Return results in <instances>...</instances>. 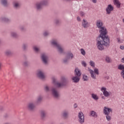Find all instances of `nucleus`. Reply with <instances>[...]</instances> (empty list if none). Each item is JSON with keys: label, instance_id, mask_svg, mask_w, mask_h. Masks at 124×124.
I'll return each mask as SVG.
<instances>
[{"label": "nucleus", "instance_id": "f257e3e1", "mask_svg": "<svg viewBox=\"0 0 124 124\" xmlns=\"http://www.w3.org/2000/svg\"><path fill=\"white\" fill-rule=\"evenodd\" d=\"M96 26L98 29H100V35L99 38L97 39V46L100 51L104 50V46L109 47L110 45V39L108 36H106L107 34V29L105 27H103V22L102 20L99 19L96 21Z\"/></svg>", "mask_w": 124, "mask_h": 124}, {"label": "nucleus", "instance_id": "f03ea898", "mask_svg": "<svg viewBox=\"0 0 124 124\" xmlns=\"http://www.w3.org/2000/svg\"><path fill=\"white\" fill-rule=\"evenodd\" d=\"M48 3L47 0H44L41 2L36 3L35 7L37 10H40L41 9H42V6H43V5H48Z\"/></svg>", "mask_w": 124, "mask_h": 124}, {"label": "nucleus", "instance_id": "7ed1b4c3", "mask_svg": "<svg viewBox=\"0 0 124 124\" xmlns=\"http://www.w3.org/2000/svg\"><path fill=\"white\" fill-rule=\"evenodd\" d=\"M51 44L55 47H56V48L58 49V52H60L61 53H63V50L62 48V46H61V45L57 43V42H56L55 40H52L51 42Z\"/></svg>", "mask_w": 124, "mask_h": 124}, {"label": "nucleus", "instance_id": "20e7f679", "mask_svg": "<svg viewBox=\"0 0 124 124\" xmlns=\"http://www.w3.org/2000/svg\"><path fill=\"white\" fill-rule=\"evenodd\" d=\"M78 122L79 124H83L85 123V116L84 113L81 111L79 112L78 114Z\"/></svg>", "mask_w": 124, "mask_h": 124}, {"label": "nucleus", "instance_id": "39448f33", "mask_svg": "<svg viewBox=\"0 0 124 124\" xmlns=\"http://www.w3.org/2000/svg\"><path fill=\"white\" fill-rule=\"evenodd\" d=\"M52 81L54 86H56V87H57V88H61V87H63V86H64V83H63V82H57L56 81V78H52Z\"/></svg>", "mask_w": 124, "mask_h": 124}, {"label": "nucleus", "instance_id": "423d86ee", "mask_svg": "<svg viewBox=\"0 0 124 124\" xmlns=\"http://www.w3.org/2000/svg\"><path fill=\"white\" fill-rule=\"evenodd\" d=\"M113 10H114V7L112 5L109 4L106 9V14L108 15H109V14H111V12L113 11Z\"/></svg>", "mask_w": 124, "mask_h": 124}, {"label": "nucleus", "instance_id": "0eeeda50", "mask_svg": "<svg viewBox=\"0 0 124 124\" xmlns=\"http://www.w3.org/2000/svg\"><path fill=\"white\" fill-rule=\"evenodd\" d=\"M107 90V89H106V88L104 87H102L101 88V92H102L104 96H105L106 97H108L110 96V93L108 92V91H106Z\"/></svg>", "mask_w": 124, "mask_h": 124}, {"label": "nucleus", "instance_id": "6e6552de", "mask_svg": "<svg viewBox=\"0 0 124 124\" xmlns=\"http://www.w3.org/2000/svg\"><path fill=\"white\" fill-rule=\"evenodd\" d=\"M70 57L72 59H73V54L71 53V52L67 53L66 58L63 60L64 63H67V62H68V60L70 59Z\"/></svg>", "mask_w": 124, "mask_h": 124}, {"label": "nucleus", "instance_id": "1a4fd4ad", "mask_svg": "<svg viewBox=\"0 0 124 124\" xmlns=\"http://www.w3.org/2000/svg\"><path fill=\"white\" fill-rule=\"evenodd\" d=\"M112 111H113L112 108L105 107L104 108L103 113L105 114V115H109L110 113H112Z\"/></svg>", "mask_w": 124, "mask_h": 124}, {"label": "nucleus", "instance_id": "9d476101", "mask_svg": "<svg viewBox=\"0 0 124 124\" xmlns=\"http://www.w3.org/2000/svg\"><path fill=\"white\" fill-rule=\"evenodd\" d=\"M51 91L54 97H55L56 98L59 97V92H58V91H57L56 89L52 87Z\"/></svg>", "mask_w": 124, "mask_h": 124}, {"label": "nucleus", "instance_id": "9b49d317", "mask_svg": "<svg viewBox=\"0 0 124 124\" xmlns=\"http://www.w3.org/2000/svg\"><path fill=\"white\" fill-rule=\"evenodd\" d=\"M42 60L43 61L44 63L45 64H47V60H48V56H47L45 54L43 53L41 56Z\"/></svg>", "mask_w": 124, "mask_h": 124}, {"label": "nucleus", "instance_id": "f8f14e48", "mask_svg": "<svg viewBox=\"0 0 124 124\" xmlns=\"http://www.w3.org/2000/svg\"><path fill=\"white\" fill-rule=\"evenodd\" d=\"M75 74L76 76L80 77L82 75V73H81V71H80L78 68H76L75 70Z\"/></svg>", "mask_w": 124, "mask_h": 124}, {"label": "nucleus", "instance_id": "ddd939ff", "mask_svg": "<svg viewBox=\"0 0 124 124\" xmlns=\"http://www.w3.org/2000/svg\"><path fill=\"white\" fill-rule=\"evenodd\" d=\"M37 76L39 78H40V79H44V78H45V76H44V74H43V73L41 71H39L38 72Z\"/></svg>", "mask_w": 124, "mask_h": 124}, {"label": "nucleus", "instance_id": "4468645a", "mask_svg": "<svg viewBox=\"0 0 124 124\" xmlns=\"http://www.w3.org/2000/svg\"><path fill=\"white\" fill-rule=\"evenodd\" d=\"M28 107L29 110L32 111V110H33V109H34V107H35V106H34V104H33V103H30L29 104Z\"/></svg>", "mask_w": 124, "mask_h": 124}, {"label": "nucleus", "instance_id": "2eb2a0df", "mask_svg": "<svg viewBox=\"0 0 124 124\" xmlns=\"http://www.w3.org/2000/svg\"><path fill=\"white\" fill-rule=\"evenodd\" d=\"M114 4L116 6L117 8H121V3L120 2L119 0H114Z\"/></svg>", "mask_w": 124, "mask_h": 124}, {"label": "nucleus", "instance_id": "dca6fc26", "mask_svg": "<svg viewBox=\"0 0 124 124\" xmlns=\"http://www.w3.org/2000/svg\"><path fill=\"white\" fill-rule=\"evenodd\" d=\"M82 26L83 28H88L89 27V23L86 20L83 19L82 22Z\"/></svg>", "mask_w": 124, "mask_h": 124}, {"label": "nucleus", "instance_id": "f3484780", "mask_svg": "<svg viewBox=\"0 0 124 124\" xmlns=\"http://www.w3.org/2000/svg\"><path fill=\"white\" fill-rule=\"evenodd\" d=\"M89 71L90 72V73L91 74V77L93 79H96V75L95 74H94V73L93 72V70L92 69H89Z\"/></svg>", "mask_w": 124, "mask_h": 124}, {"label": "nucleus", "instance_id": "a211bd4d", "mask_svg": "<svg viewBox=\"0 0 124 124\" xmlns=\"http://www.w3.org/2000/svg\"><path fill=\"white\" fill-rule=\"evenodd\" d=\"M72 80H73L74 83H78L80 81V78H79V77L76 76L72 78Z\"/></svg>", "mask_w": 124, "mask_h": 124}, {"label": "nucleus", "instance_id": "6ab92c4d", "mask_svg": "<svg viewBox=\"0 0 124 124\" xmlns=\"http://www.w3.org/2000/svg\"><path fill=\"white\" fill-rule=\"evenodd\" d=\"M90 116L93 117V118H97V113L96 112L92 110L90 112Z\"/></svg>", "mask_w": 124, "mask_h": 124}, {"label": "nucleus", "instance_id": "aec40b11", "mask_svg": "<svg viewBox=\"0 0 124 124\" xmlns=\"http://www.w3.org/2000/svg\"><path fill=\"white\" fill-rule=\"evenodd\" d=\"M118 69H119V70H121V72H123V71H124V65L120 64L118 66Z\"/></svg>", "mask_w": 124, "mask_h": 124}, {"label": "nucleus", "instance_id": "412c9836", "mask_svg": "<svg viewBox=\"0 0 124 124\" xmlns=\"http://www.w3.org/2000/svg\"><path fill=\"white\" fill-rule=\"evenodd\" d=\"M91 95H92V98H93L94 100H98L99 98L98 97V96H97V94L94 93H92Z\"/></svg>", "mask_w": 124, "mask_h": 124}, {"label": "nucleus", "instance_id": "4be33fe9", "mask_svg": "<svg viewBox=\"0 0 124 124\" xmlns=\"http://www.w3.org/2000/svg\"><path fill=\"white\" fill-rule=\"evenodd\" d=\"M105 61L108 63H110L111 62V58L108 56H107L105 58Z\"/></svg>", "mask_w": 124, "mask_h": 124}, {"label": "nucleus", "instance_id": "5701e85b", "mask_svg": "<svg viewBox=\"0 0 124 124\" xmlns=\"http://www.w3.org/2000/svg\"><path fill=\"white\" fill-rule=\"evenodd\" d=\"M89 63H90V65H91L92 67H94V66H95V63L93 61H90V62H89Z\"/></svg>", "mask_w": 124, "mask_h": 124}, {"label": "nucleus", "instance_id": "b1692460", "mask_svg": "<svg viewBox=\"0 0 124 124\" xmlns=\"http://www.w3.org/2000/svg\"><path fill=\"white\" fill-rule=\"evenodd\" d=\"M14 7H15V8H19V7H20V4L17 2L14 3Z\"/></svg>", "mask_w": 124, "mask_h": 124}, {"label": "nucleus", "instance_id": "393cba45", "mask_svg": "<svg viewBox=\"0 0 124 124\" xmlns=\"http://www.w3.org/2000/svg\"><path fill=\"white\" fill-rule=\"evenodd\" d=\"M1 21H3L4 22H9V19H8V18H6V17H1L0 18Z\"/></svg>", "mask_w": 124, "mask_h": 124}, {"label": "nucleus", "instance_id": "a878e982", "mask_svg": "<svg viewBox=\"0 0 124 124\" xmlns=\"http://www.w3.org/2000/svg\"><path fill=\"white\" fill-rule=\"evenodd\" d=\"M83 81H88L89 80L88 76L86 75H83Z\"/></svg>", "mask_w": 124, "mask_h": 124}, {"label": "nucleus", "instance_id": "bb28decb", "mask_svg": "<svg viewBox=\"0 0 124 124\" xmlns=\"http://www.w3.org/2000/svg\"><path fill=\"white\" fill-rule=\"evenodd\" d=\"M41 117L42 119H44L45 118L46 113L45 111H42L41 112Z\"/></svg>", "mask_w": 124, "mask_h": 124}, {"label": "nucleus", "instance_id": "cd10ccee", "mask_svg": "<svg viewBox=\"0 0 124 124\" xmlns=\"http://www.w3.org/2000/svg\"><path fill=\"white\" fill-rule=\"evenodd\" d=\"M1 3L4 6H7V0H2Z\"/></svg>", "mask_w": 124, "mask_h": 124}, {"label": "nucleus", "instance_id": "c85d7f7f", "mask_svg": "<svg viewBox=\"0 0 124 124\" xmlns=\"http://www.w3.org/2000/svg\"><path fill=\"white\" fill-rule=\"evenodd\" d=\"M11 36H13V37L16 38V37H17V36H18V35L15 32H12Z\"/></svg>", "mask_w": 124, "mask_h": 124}, {"label": "nucleus", "instance_id": "c756f323", "mask_svg": "<svg viewBox=\"0 0 124 124\" xmlns=\"http://www.w3.org/2000/svg\"><path fill=\"white\" fill-rule=\"evenodd\" d=\"M94 72L95 74H96V75H99V72H98V69L97 68L94 69Z\"/></svg>", "mask_w": 124, "mask_h": 124}, {"label": "nucleus", "instance_id": "7c9ffc66", "mask_svg": "<svg viewBox=\"0 0 124 124\" xmlns=\"http://www.w3.org/2000/svg\"><path fill=\"white\" fill-rule=\"evenodd\" d=\"M68 115V112H66V111H64L63 113L62 116L64 118H66L67 117Z\"/></svg>", "mask_w": 124, "mask_h": 124}, {"label": "nucleus", "instance_id": "2f4dec72", "mask_svg": "<svg viewBox=\"0 0 124 124\" xmlns=\"http://www.w3.org/2000/svg\"><path fill=\"white\" fill-rule=\"evenodd\" d=\"M81 51V53L82 54V55H83V56H85V55H86V51H85V50H84V49L81 48L80 49Z\"/></svg>", "mask_w": 124, "mask_h": 124}, {"label": "nucleus", "instance_id": "473e14b6", "mask_svg": "<svg viewBox=\"0 0 124 124\" xmlns=\"http://www.w3.org/2000/svg\"><path fill=\"white\" fill-rule=\"evenodd\" d=\"M81 64L84 67H87V63H86L85 61H82Z\"/></svg>", "mask_w": 124, "mask_h": 124}, {"label": "nucleus", "instance_id": "72a5a7b5", "mask_svg": "<svg viewBox=\"0 0 124 124\" xmlns=\"http://www.w3.org/2000/svg\"><path fill=\"white\" fill-rule=\"evenodd\" d=\"M33 50L34 51H35V52H38V51H39V49H38V48H37V47L36 46H34L33 47Z\"/></svg>", "mask_w": 124, "mask_h": 124}, {"label": "nucleus", "instance_id": "f704fd0d", "mask_svg": "<svg viewBox=\"0 0 124 124\" xmlns=\"http://www.w3.org/2000/svg\"><path fill=\"white\" fill-rule=\"evenodd\" d=\"M5 54L7 56H10V55H11V51H10L9 50L7 51H6Z\"/></svg>", "mask_w": 124, "mask_h": 124}, {"label": "nucleus", "instance_id": "c9c22d12", "mask_svg": "<svg viewBox=\"0 0 124 124\" xmlns=\"http://www.w3.org/2000/svg\"><path fill=\"white\" fill-rule=\"evenodd\" d=\"M42 100V97L41 96H39L37 99V102H40Z\"/></svg>", "mask_w": 124, "mask_h": 124}, {"label": "nucleus", "instance_id": "e433bc0d", "mask_svg": "<svg viewBox=\"0 0 124 124\" xmlns=\"http://www.w3.org/2000/svg\"><path fill=\"white\" fill-rule=\"evenodd\" d=\"M106 118L108 121H110L111 120V116H109V115H106Z\"/></svg>", "mask_w": 124, "mask_h": 124}, {"label": "nucleus", "instance_id": "4c0bfd02", "mask_svg": "<svg viewBox=\"0 0 124 124\" xmlns=\"http://www.w3.org/2000/svg\"><path fill=\"white\" fill-rule=\"evenodd\" d=\"M45 90L46 92H49L50 91V89L49 88V87H48V86H46L45 87Z\"/></svg>", "mask_w": 124, "mask_h": 124}, {"label": "nucleus", "instance_id": "58836bf2", "mask_svg": "<svg viewBox=\"0 0 124 124\" xmlns=\"http://www.w3.org/2000/svg\"><path fill=\"white\" fill-rule=\"evenodd\" d=\"M27 46H28L27 45V44H23V49L24 50H26V49Z\"/></svg>", "mask_w": 124, "mask_h": 124}, {"label": "nucleus", "instance_id": "ea45409f", "mask_svg": "<svg viewBox=\"0 0 124 124\" xmlns=\"http://www.w3.org/2000/svg\"><path fill=\"white\" fill-rule=\"evenodd\" d=\"M48 34H49V32L48 31H45L44 33V36H47V35H48Z\"/></svg>", "mask_w": 124, "mask_h": 124}, {"label": "nucleus", "instance_id": "a19ab883", "mask_svg": "<svg viewBox=\"0 0 124 124\" xmlns=\"http://www.w3.org/2000/svg\"><path fill=\"white\" fill-rule=\"evenodd\" d=\"M80 15L81 17H83L85 15V13H84L83 12H80Z\"/></svg>", "mask_w": 124, "mask_h": 124}, {"label": "nucleus", "instance_id": "79ce46f5", "mask_svg": "<svg viewBox=\"0 0 124 124\" xmlns=\"http://www.w3.org/2000/svg\"><path fill=\"white\" fill-rule=\"evenodd\" d=\"M78 107V105L77 104V103H75L74 105V108L75 109H76V108H77Z\"/></svg>", "mask_w": 124, "mask_h": 124}, {"label": "nucleus", "instance_id": "37998d69", "mask_svg": "<svg viewBox=\"0 0 124 124\" xmlns=\"http://www.w3.org/2000/svg\"><path fill=\"white\" fill-rule=\"evenodd\" d=\"M77 19L78 22H80V21H81V17H80V16H78Z\"/></svg>", "mask_w": 124, "mask_h": 124}, {"label": "nucleus", "instance_id": "c03bdc74", "mask_svg": "<svg viewBox=\"0 0 124 124\" xmlns=\"http://www.w3.org/2000/svg\"><path fill=\"white\" fill-rule=\"evenodd\" d=\"M60 23V21H59V20L56 19L55 20V24H56V25H58V24Z\"/></svg>", "mask_w": 124, "mask_h": 124}, {"label": "nucleus", "instance_id": "a18cd8bd", "mask_svg": "<svg viewBox=\"0 0 124 124\" xmlns=\"http://www.w3.org/2000/svg\"><path fill=\"white\" fill-rule=\"evenodd\" d=\"M23 65H24V66H27V65H28V62H24Z\"/></svg>", "mask_w": 124, "mask_h": 124}, {"label": "nucleus", "instance_id": "49530a36", "mask_svg": "<svg viewBox=\"0 0 124 124\" xmlns=\"http://www.w3.org/2000/svg\"><path fill=\"white\" fill-rule=\"evenodd\" d=\"M120 49H121V50H124V46H121Z\"/></svg>", "mask_w": 124, "mask_h": 124}, {"label": "nucleus", "instance_id": "de8ad7c7", "mask_svg": "<svg viewBox=\"0 0 124 124\" xmlns=\"http://www.w3.org/2000/svg\"><path fill=\"white\" fill-rule=\"evenodd\" d=\"M117 40H118V43H120V42H121V40L120 39V38H118Z\"/></svg>", "mask_w": 124, "mask_h": 124}, {"label": "nucleus", "instance_id": "09e8293b", "mask_svg": "<svg viewBox=\"0 0 124 124\" xmlns=\"http://www.w3.org/2000/svg\"><path fill=\"white\" fill-rule=\"evenodd\" d=\"M121 62H123V63H124V58H123L121 59Z\"/></svg>", "mask_w": 124, "mask_h": 124}, {"label": "nucleus", "instance_id": "8fccbe9b", "mask_svg": "<svg viewBox=\"0 0 124 124\" xmlns=\"http://www.w3.org/2000/svg\"><path fill=\"white\" fill-rule=\"evenodd\" d=\"M62 80L63 82H65V78H62Z\"/></svg>", "mask_w": 124, "mask_h": 124}, {"label": "nucleus", "instance_id": "3c124183", "mask_svg": "<svg viewBox=\"0 0 124 124\" xmlns=\"http://www.w3.org/2000/svg\"><path fill=\"white\" fill-rule=\"evenodd\" d=\"M20 29L21 30V31H24V27H21L20 28Z\"/></svg>", "mask_w": 124, "mask_h": 124}, {"label": "nucleus", "instance_id": "603ef678", "mask_svg": "<svg viewBox=\"0 0 124 124\" xmlns=\"http://www.w3.org/2000/svg\"><path fill=\"white\" fill-rule=\"evenodd\" d=\"M96 0H93V3H96Z\"/></svg>", "mask_w": 124, "mask_h": 124}, {"label": "nucleus", "instance_id": "864d4df0", "mask_svg": "<svg viewBox=\"0 0 124 124\" xmlns=\"http://www.w3.org/2000/svg\"><path fill=\"white\" fill-rule=\"evenodd\" d=\"M102 99H105V97H104V96H102Z\"/></svg>", "mask_w": 124, "mask_h": 124}, {"label": "nucleus", "instance_id": "5fc2aeb1", "mask_svg": "<svg viewBox=\"0 0 124 124\" xmlns=\"http://www.w3.org/2000/svg\"><path fill=\"white\" fill-rule=\"evenodd\" d=\"M1 66V64L0 63V68Z\"/></svg>", "mask_w": 124, "mask_h": 124}, {"label": "nucleus", "instance_id": "6e6d98bb", "mask_svg": "<svg viewBox=\"0 0 124 124\" xmlns=\"http://www.w3.org/2000/svg\"><path fill=\"white\" fill-rule=\"evenodd\" d=\"M107 79H109V77H108Z\"/></svg>", "mask_w": 124, "mask_h": 124}, {"label": "nucleus", "instance_id": "4d7b16f0", "mask_svg": "<svg viewBox=\"0 0 124 124\" xmlns=\"http://www.w3.org/2000/svg\"><path fill=\"white\" fill-rule=\"evenodd\" d=\"M123 22H124V18L123 19Z\"/></svg>", "mask_w": 124, "mask_h": 124}, {"label": "nucleus", "instance_id": "13d9d810", "mask_svg": "<svg viewBox=\"0 0 124 124\" xmlns=\"http://www.w3.org/2000/svg\"><path fill=\"white\" fill-rule=\"evenodd\" d=\"M5 118H6V117H7V116H5Z\"/></svg>", "mask_w": 124, "mask_h": 124}]
</instances>
